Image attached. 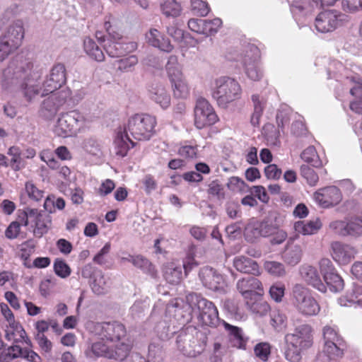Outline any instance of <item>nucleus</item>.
Here are the masks:
<instances>
[{
	"mask_svg": "<svg viewBox=\"0 0 362 362\" xmlns=\"http://www.w3.org/2000/svg\"><path fill=\"white\" fill-rule=\"evenodd\" d=\"M167 310L169 313L173 314L175 320L183 325L192 320L195 307L191 305L190 302L185 303L182 300L176 299L175 302L168 305Z\"/></svg>",
	"mask_w": 362,
	"mask_h": 362,
	"instance_id": "16",
	"label": "nucleus"
},
{
	"mask_svg": "<svg viewBox=\"0 0 362 362\" xmlns=\"http://www.w3.org/2000/svg\"><path fill=\"white\" fill-rule=\"evenodd\" d=\"M23 349L18 345H12L0 352V362H11L23 356Z\"/></svg>",
	"mask_w": 362,
	"mask_h": 362,
	"instance_id": "39",
	"label": "nucleus"
},
{
	"mask_svg": "<svg viewBox=\"0 0 362 362\" xmlns=\"http://www.w3.org/2000/svg\"><path fill=\"white\" fill-rule=\"evenodd\" d=\"M199 276L206 288L220 293H225L227 291L228 286L223 276L213 268H202Z\"/></svg>",
	"mask_w": 362,
	"mask_h": 362,
	"instance_id": "15",
	"label": "nucleus"
},
{
	"mask_svg": "<svg viewBox=\"0 0 362 362\" xmlns=\"http://www.w3.org/2000/svg\"><path fill=\"white\" fill-rule=\"evenodd\" d=\"M165 70L170 81L184 77L182 65L176 55H170L165 65Z\"/></svg>",
	"mask_w": 362,
	"mask_h": 362,
	"instance_id": "31",
	"label": "nucleus"
},
{
	"mask_svg": "<svg viewBox=\"0 0 362 362\" xmlns=\"http://www.w3.org/2000/svg\"><path fill=\"white\" fill-rule=\"evenodd\" d=\"M163 276L171 284L180 283L182 276L181 266L174 262L168 263L163 268Z\"/></svg>",
	"mask_w": 362,
	"mask_h": 362,
	"instance_id": "32",
	"label": "nucleus"
},
{
	"mask_svg": "<svg viewBox=\"0 0 362 362\" xmlns=\"http://www.w3.org/2000/svg\"><path fill=\"white\" fill-rule=\"evenodd\" d=\"M344 15L332 9L320 13L315 21V26L318 32L326 33L334 31L344 21Z\"/></svg>",
	"mask_w": 362,
	"mask_h": 362,
	"instance_id": "13",
	"label": "nucleus"
},
{
	"mask_svg": "<svg viewBox=\"0 0 362 362\" xmlns=\"http://www.w3.org/2000/svg\"><path fill=\"white\" fill-rule=\"evenodd\" d=\"M348 235L358 237L362 235V216L352 218L348 222Z\"/></svg>",
	"mask_w": 362,
	"mask_h": 362,
	"instance_id": "46",
	"label": "nucleus"
},
{
	"mask_svg": "<svg viewBox=\"0 0 362 362\" xmlns=\"http://www.w3.org/2000/svg\"><path fill=\"white\" fill-rule=\"evenodd\" d=\"M322 223L319 218L310 220L309 221H297L294 224L296 232L304 235H313L317 233L321 228Z\"/></svg>",
	"mask_w": 362,
	"mask_h": 362,
	"instance_id": "30",
	"label": "nucleus"
},
{
	"mask_svg": "<svg viewBox=\"0 0 362 362\" xmlns=\"http://www.w3.org/2000/svg\"><path fill=\"white\" fill-rule=\"evenodd\" d=\"M195 250L196 248L194 245L190 246L189 247L187 256L183 261V268L185 269V275H187V274L198 264L194 260Z\"/></svg>",
	"mask_w": 362,
	"mask_h": 362,
	"instance_id": "50",
	"label": "nucleus"
},
{
	"mask_svg": "<svg viewBox=\"0 0 362 362\" xmlns=\"http://www.w3.org/2000/svg\"><path fill=\"white\" fill-rule=\"evenodd\" d=\"M319 265L326 287L327 286L333 293L342 291L344 287V280L334 268L332 262L324 258L320 261Z\"/></svg>",
	"mask_w": 362,
	"mask_h": 362,
	"instance_id": "14",
	"label": "nucleus"
},
{
	"mask_svg": "<svg viewBox=\"0 0 362 362\" xmlns=\"http://www.w3.org/2000/svg\"><path fill=\"white\" fill-rule=\"evenodd\" d=\"M345 345L344 341L325 342L322 352L328 358V360H334L342 356Z\"/></svg>",
	"mask_w": 362,
	"mask_h": 362,
	"instance_id": "34",
	"label": "nucleus"
},
{
	"mask_svg": "<svg viewBox=\"0 0 362 362\" xmlns=\"http://www.w3.org/2000/svg\"><path fill=\"white\" fill-rule=\"evenodd\" d=\"M91 332L98 338L93 343L91 351L98 357L117 361L124 360L132 345L123 324L117 321L91 324Z\"/></svg>",
	"mask_w": 362,
	"mask_h": 362,
	"instance_id": "2",
	"label": "nucleus"
},
{
	"mask_svg": "<svg viewBox=\"0 0 362 362\" xmlns=\"http://www.w3.org/2000/svg\"><path fill=\"white\" fill-rule=\"evenodd\" d=\"M300 175L306 180L308 185L315 186L318 182L319 177L313 169L307 165H303L300 167Z\"/></svg>",
	"mask_w": 362,
	"mask_h": 362,
	"instance_id": "48",
	"label": "nucleus"
},
{
	"mask_svg": "<svg viewBox=\"0 0 362 362\" xmlns=\"http://www.w3.org/2000/svg\"><path fill=\"white\" fill-rule=\"evenodd\" d=\"M245 236L248 241L251 242L261 237L259 222L256 221L248 223L245 229Z\"/></svg>",
	"mask_w": 362,
	"mask_h": 362,
	"instance_id": "49",
	"label": "nucleus"
},
{
	"mask_svg": "<svg viewBox=\"0 0 362 362\" xmlns=\"http://www.w3.org/2000/svg\"><path fill=\"white\" fill-rule=\"evenodd\" d=\"M284 339L286 359L289 362H300L302 352L313 345V329L309 325H300L292 333L286 334Z\"/></svg>",
	"mask_w": 362,
	"mask_h": 362,
	"instance_id": "3",
	"label": "nucleus"
},
{
	"mask_svg": "<svg viewBox=\"0 0 362 362\" xmlns=\"http://www.w3.org/2000/svg\"><path fill=\"white\" fill-rule=\"evenodd\" d=\"M206 334L189 326L181 330L176 339L177 346L182 354L189 357H196L203 352L206 344Z\"/></svg>",
	"mask_w": 362,
	"mask_h": 362,
	"instance_id": "4",
	"label": "nucleus"
},
{
	"mask_svg": "<svg viewBox=\"0 0 362 362\" xmlns=\"http://www.w3.org/2000/svg\"><path fill=\"white\" fill-rule=\"evenodd\" d=\"M130 136L124 129L123 132H117L114 141L115 151L117 155L124 157L127 155L129 148L134 146V142Z\"/></svg>",
	"mask_w": 362,
	"mask_h": 362,
	"instance_id": "28",
	"label": "nucleus"
},
{
	"mask_svg": "<svg viewBox=\"0 0 362 362\" xmlns=\"http://www.w3.org/2000/svg\"><path fill=\"white\" fill-rule=\"evenodd\" d=\"M264 174L268 179L277 180L281 175V170L276 165L270 164L265 167Z\"/></svg>",
	"mask_w": 362,
	"mask_h": 362,
	"instance_id": "63",
	"label": "nucleus"
},
{
	"mask_svg": "<svg viewBox=\"0 0 362 362\" xmlns=\"http://www.w3.org/2000/svg\"><path fill=\"white\" fill-rule=\"evenodd\" d=\"M271 322L274 328L281 329L286 325V317L279 310H274L271 314Z\"/></svg>",
	"mask_w": 362,
	"mask_h": 362,
	"instance_id": "56",
	"label": "nucleus"
},
{
	"mask_svg": "<svg viewBox=\"0 0 362 362\" xmlns=\"http://www.w3.org/2000/svg\"><path fill=\"white\" fill-rule=\"evenodd\" d=\"M21 230V224L18 221L11 222L5 230V236L8 239H15L18 237Z\"/></svg>",
	"mask_w": 362,
	"mask_h": 362,
	"instance_id": "62",
	"label": "nucleus"
},
{
	"mask_svg": "<svg viewBox=\"0 0 362 362\" xmlns=\"http://www.w3.org/2000/svg\"><path fill=\"white\" fill-rule=\"evenodd\" d=\"M223 324L228 334L229 344L233 347L245 349L247 338L245 337L242 329L224 321Z\"/></svg>",
	"mask_w": 362,
	"mask_h": 362,
	"instance_id": "26",
	"label": "nucleus"
},
{
	"mask_svg": "<svg viewBox=\"0 0 362 362\" xmlns=\"http://www.w3.org/2000/svg\"><path fill=\"white\" fill-rule=\"evenodd\" d=\"M218 117L209 103L204 98L197 100L194 107V125L199 129L215 124Z\"/></svg>",
	"mask_w": 362,
	"mask_h": 362,
	"instance_id": "12",
	"label": "nucleus"
},
{
	"mask_svg": "<svg viewBox=\"0 0 362 362\" xmlns=\"http://www.w3.org/2000/svg\"><path fill=\"white\" fill-rule=\"evenodd\" d=\"M167 33L175 41L178 42H182L185 37H190L189 34L185 35L184 31L179 28L177 21L167 26Z\"/></svg>",
	"mask_w": 362,
	"mask_h": 362,
	"instance_id": "47",
	"label": "nucleus"
},
{
	"mask_svg": "<svg viewBox=\"0 0 362 362\" xmlns=\"http://www.w3.org/2000/svg\"><path fill=\"white\" fill-rule=\"evenodd\" d=\"M156 119L148 114H135L129 118L124 130L134 139L148 141L156 133Z\"/></svg>",
	"mask_w": 362,
	"mask_h": 362,
	"instance_id": "5",
	"label": "nucleus"
},
{
	"mask_svg": "<svg viewBox=\"0 0 362 362\" xmlns=\"http://www.w3.org/2000/svg\"><path fill=\"white\" fill-rule=\"evenodd\" d=\"M83 49L85 52L93 59L101 62L105 59V55L102 49L96 45L95 42L86 37L83 41Z\"/></svg>",
	"mask_w": 362,
	"mask_h": 362,
	"instance_id": "35",
	"label": "nucleus"
},
{
	"mask_svg": "<svg viewBox=\"0 0 362 362\" xmlns=\"http://www.w3.org/2000/svg\"><path fill=\"white\" fill-rule=\"evenodd\" d=\"M33 68V64L30 62L11 61L3 71V87L7 88L12 85H18L24 97L31 100L36 95L41 94L43 96L49 93L57 92L66 82V69L62 63L52 66L42 87L38 83L40 74Z\"/></svg>",
	"mask_w": 362,
	"mask_h": 362,
	"instance_id": "1",
	"label": "nucleus"
},
{
	"mask_svg": "<svg viewBox=\"0 0 362 362\" xmlns=\"http://www.w3.org/2000/svg\"><path fill=\"white\" fill-rule=\"evenodd\" d=\"M301 158L306 163H310L315 168L322 166V161L314 146H310L305 148L300 155Z\"/></svg>",
	"mask_w": 362,
	"mask_h": 362,
	"instance_id": "40",
	"label": "nucleus"
},
{
	"mask_svg": "<svg viewBox=\"0 0 362 362\" xmlns=\"http://www.w3.org/2000/svg\"><path fill=\"white\" fill-rule=\"evenodd\" d=\"M264 269L270 275L276 277H281L286 274L284 265L276 261H265Z\"/></svg>",
	"mask_w": 362,
	"mask_h": 362,
	"instance_id": "43",
	"label": "nucleus"
},
{
	"mask_svg": "<svg viewBox=\"0 0 362 362\" xmlns=\"http://www.w3.org/2000/svg\"><path fill=\"white\" fill-rule=\"evenodd\" d=\"M54 270L55 274L62 279L68 277L71 274V268L62 259H57L54 263Z\"/></svg>",
	"mask_w": 362,
	"mask_h": 362,
	"instance_id": "51",
	"label": "nucleus"
},
{
	"mask_svg": "<svg viewBox=\"0 0 362 362\" xmlns=\"http://www.w3.org/2000/svg\"><path fill=\"white\" fill-rule=\"evenodd\" d=\"M24 37V28L21 20L13 22L0 37V61L4 60L9 54L17 49Z\"/></svg>",
	"mask_w": 362,
	"mask_h": 362,
	"instance_id": "9",
	"label": "nucleus"
},
{
	"mask_svg": "<svg viewBox=\"0 0 362 362\" xmlns=\"http://www.w3.org/2000/svg\"><path fill=\"white\" fill-rule=\"evenodd\" d=\"M342 6L344 10L349 12L362 10V0H343Z\"/></svg>",
	"mask_w": 362,
	"mask_h": 362,
	"instance_id": "64",
	"label": "nucleus"
},
{
	"mask_svg": "<svg viewBox=\"0 0 362 362\" xmlns=\"http://www.w3.org/2000/svg\"><path fill=\"white\" fill-rule=\"evenodd\" d=\"M161 13L167 18H177L182 12V6L176 0H160Z\"/></svg>",
	"mask_w": 362,
	"mask_h": 362,
	"instance_id": "33",
	"label": "nucleus"
},
{
	"mask_svg": "<svg viewBox=\"0 0 362 362\" xmlns=\"http://www.w3.org/2000/svg\"><path fill=\"white\" fill-rule=\"evenodd\" d=\"M165 357V351L162 343L151 342L148 346V362H162Z\"/></svg>",
	"mask_w": 362,
	"mask_h": 362,
	"instance_id": "37",
	"label": "nucleus"
},
{
	"mask_svg": "<svg viewBox=\"0 0 362 362\" xmlns=\"http://www.w3.org/2000/svg\"><path fill=\"white\" fill-rule=\"evenodd\" d=\"M241 95L240 85L234 78L222 76L215 80L213 97L220 107L226 108L230 103L240 99Z\"/></svg>",
	"mask_w": 362,
	"mask_h": 362,
	"instance_id": "6",
	"label": "nucleus"
},
{
	"mask_svg": "<svg viewBox=\"0 0 362 362\" xmlns=\"http://www.w3.org/2000/svg\"><path fill=\"white\" fill-rule=\"evenodd\" d=\"M300 274L307 284L320 292H326V286L322 282L320 274L315 267L309 264H303L300 267Z\"/></svg>",
	"mask_w": 362,
	"mask_h": 362,
	"instance_id": "22",
	"label": "nucleus"
},
{
	"mask_svg": "<svg viewBox=\"0 0 362 362\" xmlns=\"http://www.w3.org/2000/svg\"><path fill=\"white\" fill-rule=\"evenodd\" d=\"M313 197L315 201L323 208L337 205L342 198L340 190L335 186L319 189L314 194Z\"/></svg>",
	"mask_w": 362,
	"mask_h": 362,
	"instance_id": "18",
	"label": "nucleus"
},
{
	"mask_svg": "<svg viewBox=\"0 0 362 362\" xmlns=\"http://www.w3.org/2000/svg\"><path fill=\"white\" fill-rule=\"evenodd\" d=\"M146 40L150 45L158 48L161 51L170 52L173 49V46L171 45L170 40L157 29H150L146 33Z\"/></svg>",
	"mask_w": 362,
	"mask_h": 362,
	"instance_id": "24",
	"label": "nucleus"
},
{
	"mask_svg": "<svg viewBox=\"0 0 362 362\" xmlns=\"http://www.w3.org/2000/svg\"><path fill=\"white\" fill-rule=\"evenodd\" d=\"M25 187L28 196L33 201L38 202L44 196V192L39 189L32 182H27Z\"/></svg>",
	"mask_w": 362,
	"mask_h": 362,
	"instance_id": "54",
	"label": "nucleus"
},
{
	"mask_svg": "<svg viewBox=\"0 0 362 362\" xmlns=\"http://www.w3.org/2000/svg\"><path fill=\"white\" fill-rule=\"evenodd\" d=\"M348 222L344 221H334L329 223V228L340 236L348 235Z\"/></svg>",
	"mask_w": 362,
	"mask_h": 362,
	"instance_id": "55",
	"label": "nucleus"
},
{
	"mask_svg": "<svg viewBox=\"0 0 362 362\" xmlns=\"http://www.w3.org/2000/svg\"><path fill=\"white\" fill-rule=\"evenodd\" d=\"M173 90V94L176 98H185L189 93V88L185 77L176 79L170 82Z\"/></svg>",
	"mask_w": 362,
	"mask_h": 362,
	"instance_id": "38",
	"label": "nucleus"
},
{
	"mask_svg": "<svg viewBox=\"0 0 362 362\" xmlns=\"http://www.w3.org/2000/svg\"><path fill=\"white\" fill-rule=\"evenodd\" d=\"M324 342L342 341L334 327L326 325L322 329Z\"/></svg>",
	"mask_w": 362,
	"mask_h": 362,
	"instance_id": "53",
	"label": "nucleus"
},
{
	"mask_svg": "<svg viewBox=\"0 0 362 362\" xmlns=\"http://www.w3.org/2000/svg\"><path fill=\"white\" fill-rule=\"evenodd\" d=\"M28 216L35 221L34 235L42 237L47 233L52 224V217L44 211L27 208Z\"/></svg>",
	"mask_w": 362,
	"mask_h": 362,
	"instance_id": "19",
	"label": "nucleus"
},
{
	"mask_svg": "<svg viewBox=\"0 0 362 362\" xmlns=\"http://www.w3.org/2000/svg\"><path fill=\"white\" fill-rule=\"evenodd\" d=\"M189 28L199 34H206L204 30V19L192 18L188 21Z\"/></svg>",
	"mask_w": 362,
	"mask_h": 362,
	"instance_id": "59",
	"label": "nucleus"
},
{
	"mask_svg": "<svg viewBox=\"0 0 362 362\" xmlns=\"http://www.w3.org/2000/svg\"><path fill=\"white\" fill-rule=\"evenodd\" d=\"M223 188L218 180H214L209 185L208 193L211 196L217 197L218 199L223 197Z\"/></svg>",
	"mask_w": 362,
	"mask_h": 362,
	"instance_id": "60",
	"label": "nucleus"
},
{
	"mask_svg": "<svg viewBox=\"0 0 362 362\" xmlns=\"http://www.w3.org/2000/svg\"><path fill=\"white\" fill-rule=\"evenodd\" d=\"M138 63V58L136 55H130L116 62L119 70L123 72L132 71Z\"/></svg>",
	"mask_w": 362,
	"mask_h": 362,
	"instance_id": "45",
	"label": "nucleus"
},
{
	"mask_svg": "<svg viewBox=\"0 0 362 362\" xmlns=\"http://www.w3.org/2000/svg\"><path fill=\"white\" fill-rule=\"evenodd\" d=\"M122 35H121V39H113L112 37H108L107 42L103 45V47L106 53L110 57H119L122 56Z\"/></svg>",
	"mask_w": 362,
	"mask_h": 362,
	"instance_id": "36",
	"label": "nucleus"
},
{
	"mask_svg": "<svg viewBox=\"0 0 362 362\" xmlns=\"http://www.w3.org/2000/svg\"><path fill=\"white\" fill-rule=\"evenodd\" d=\"M110 277L105 276L101 271H98L90 284L91 289L96 295L107 293L110 288Z\"/></svg>",
	"mask_w": 362,
	"mask_h": 362,
	"instance_id": "29",
	"label": "nucleus"
},
{
	"mask_svg": "<svg viewBox=\"0 0 362 362\" xmlns=\"http://www.w3.org/2000/svg\"><path fill=\"white\" fill-rule=\"evenodd\" d=\"M285 287L284 285L276 284L270 287L269 294L276 302H281L284 295Z\"/></svg>",
	"mask_w": 362,
	"mask_h": 362,
	"instance_id": "61",
	"label": "nucleus"
},
{
	"mask_svg": "<svg viewBox=\"0 0 362 362\" xmlns=\"http://www.w3.org/2000/svg\"><path fill=\"white\" fill-rule=\"evenodd\" d=\"M1 312L6 320L8 322L10 327L21 332V335H25V330L19 322L15 320L14 315L6 303L0 304Z\"/></svg>",
	"mask_w": 362,
	"mask_h": 362,
	"instance_id": "42",
	"label": "nucleus"
},
{
	"mask_svg": "<svg viewBox=\"0 0 362 362\" xmlns=\"http://www.w3.org/2000/svg\"><path fill=\"white\" fill-rule=\"evenodd\" d=\"M238 291L245 298H251L254 293L263 291L261 281L255 277L248 276L239 279L236 284Z\"/></svg>",
	"mask_w": 362,
	"mask_h": 362,
	"instance_id": "21",
	"label": "nucleus"
},
{
	"mask_svg": "<svg viewBox=\"0 0 362 362\" xmlns=\"http://www.w3.org/2000/svg\"><path fill=\"white\" fill-rule=\"evenodd\" d=\"M252 100L254 106V112L251 117V123L253 126H257L259 123V119L262 115L264 110V104L262 100L259 98L258 95H253Z\"/></svg>",
	"mask_w": 362,
	"mask_h": 362,
	"instance_id": "44",
	"label": "nucleus"
},
{
	"mask_svg": "<svg viewBox=\"0 0 362 362\" xmlns=\"http://www.w3.org/2000/svg\"><path fill=\"white\" fill-rule=\"evenodd\" d=\"M148 93L149 98L162 108L166 109L170 106V96L161 83H152L148 89Z\"/></svg>",
	"mask_w": 362,
	"mask_h": 362,
	"instance_id": "25",
	"label": "nucleus"
},
{
	"mask_svg": "<svg viewBox=\"0 0 362 362\" xmlns=\"http://www.w3.org/2000/svg\"><path fill=\"white\" fill-rule=\"evenodd\" d=\"M81 119L82 116L76 111L63 112L53 124L52 132L59 137L71 136L76 133Z\"/></svg>",
	"mask_w": 362,
	"mask_h": 362,
	"instance_id": "11",
	"label": "nucleus"
},
{
	"mask_svg": "<svg viewBox=\"0 0 362 362\" xmlns=\"http://www.w3.org/2000/svg\"><path fill=\"white\" fill-rule=\"evenodd\" d=\"M233 265L235 269L243 274L259 276L261 274L258 263L244 255H238L234 257Z\"/></svg>",
	"mask_w": 362,
	"mask_h": 362,
	"instance_id": "23",
	"label": "nucleus"
},
{
	"mask_svg": "<svg viewBox=\"0 0 362 362\" xmlns=\"http://www.w3.org/2000/svg\"><path fill=\"white\" fill-rule=\"evenodd\" d=\"M132 264L140 269L144 273L153 276L155 274V269L152 264L148 259L142 255H135L134 258H131Z\"/></svg>",
	"mask_w": 362,
	"mask_h": 362,
	"instance_id": "41",
	"label": "nucleus"
},
{
	"mask_svg": "<svg viewBox=\"0 0 362 362\" xmlns=\"http://www.w3.org/2000/svg\"><path fill=\"white\" fill-rule=\"evenodd\" d=\"M222 25V21L220 18H214L213 20H204V30L206 35H213L216 33Z\"/></svg>",
	"mask_w": 362,
	"mask_h": 362,
	"instance_id": "58",
	"label": "nucleus"
},
{
	"mask_svg": "<svg viewBox=\"0 0 362 362\" xmlns=\"http://www.w3.org/2000/svg\"><path fill=\"white\" fill-rule=\"evenodd\" d=\"M331 250L333 259L340 264H349L357 253L354 247L339 241L331 244Z\"/></svg>",
	"mask_w": 362,
	"mask_h": 362,
	"instance_id": "20",
	"label": "nucleus"
},
{
	"mask_svg": "<svg viewBox=\"0 0 362 362\" xmlns=\"http://www.w3.org/2000/svg\"><path fill=\"white\" fill-rule=\"evenodd\" d=\"M191 6L194 13L201 16H206L209 11L207 4L202 0H192Z\"/></svg>",
	"mask_w": 362,
	"mask_h": 362,
	"instance_id": "57",
	"label": "nucleus"
},
{
	"mask_svg": "<svg viewBox=\"0 0 362 362\" xmlns=\"http://www.w3.org/2000/svg\"><path fill=\"white\" fill-rule=\"evenodd\" d=\"M254 351L257 357L267 361L271 353V346L269 343L261 342L255 346Z\"/></svg>",
	"mask_w": 362,
	"mask_h": 362,
	"instance_id": "52",
	"label": "nucleus"
},
{
	"mask_svg": "<svg viewBox=\"0 0 362 362\" xmlns=\"http://www.w3.org/2000/svg\"><path fill=\"white\" fill-rule=\"evenodd\" d=\"M303 255L301 246L290 239L283 254V259L288 265L296 266L300 262Z\"/></svg>",
	"mask_w": 362,
	"mask_h": 362,
	"instance_id": "27",
	"label": "nucleus"
},
{
	"mask_svg": "<svg viewBox=\"0 0 362 362\" xmlns=\"http://www.w3.org/2000/svg\"><path fill=\"white\" fill-rule=\"evenodd\" d=\"M292 303L297 311L303 316L317 315L320 306L311 291L301 284H296L292 289Z\"/></svg>",
	"mask_w": 362,
	"mask_h": 362,
	"instance_id": "7",
	"label": "nucleus"
},
{
	"mask_svg": "<svg viewBox=\"0 0 362 362\" xmlns=\"http://www.w3.org/2000/svg\"><path fill=\"white\" fill-rule=\"evenodd\" d=\"M187 301L197 310V319L202 325L216 327L219 322L218 313L215 305L197 293H189Z\"/></svg>",
	"mask_w": 362,
	"mask_h": 362,
	"instance_id": "8",
	"label": "nucleus"
},
{
	"mask_svg": "<svg viewBox=\"0 0 362 362\" xmlns=\"http://www.w3.org/2000/svg\"><path fill=\"white\" fill-rule=\"evenodd\" d=\"M51 94L41 103L39 115L46 120L52 119L68 99L70 98L71 92L68 88H64Z\"/></svg>",
	"mask_w": 362,
	"mask_h": 362,
	"instance_id": "10",
	"label": "nucleus"
},
{
	"mask_svg": "<svg viewBox=\"0 0 362 362\" xmlns=\"http://www.w3.org/2000/svg\"><path fill=\"white\" fill-rule=\"evenodd\" d=\"M259 53L257 47L251 45L243 59L245 73L247 77L252 81H259L263 76V73L257 64Z\"/></svg>",
	"mask_w": 362,
	"mask_h": 362,
	"instance_id": "17",
	"label": "nucleus"
}]
</instances>
